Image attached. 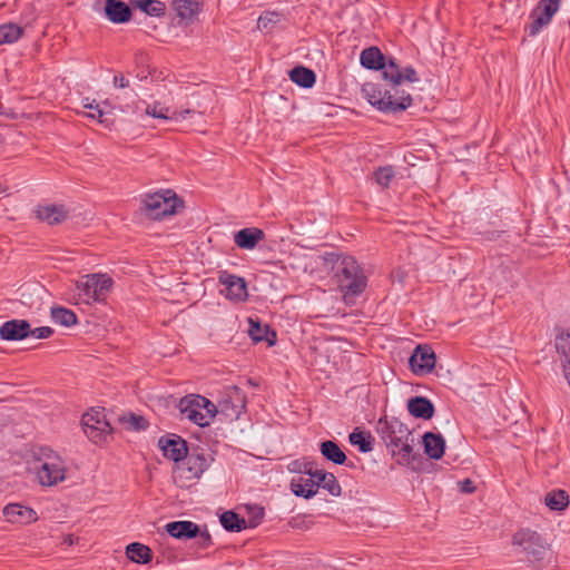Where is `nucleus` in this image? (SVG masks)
Here are the masks:
<instances>
[{
	"label": "nucleus",
	"instance_id": "f257e3e1",
	"mask_svg": "<svg viewBox=\"0 0 570 570\" xmlns=\"http://www.w3.org/2000/svg\"><path fill=\"white\" fill-rule=\"evenodd\" d=\"M382 78L387 82L389 88L375 82H365L362 86V94L367 102L385 114H397L410 108L413 99L410 92L401 89V85L404 81L417 82L420 78L416 70L412 66L401 68L395 58L390 57Z\"/></svg>",
	"mask_w": 570,
	"mask_h": 570
},
{
	"label": "nucleus",
	"instance_id": "f03ea898",
	"mask_svg": "<svg viewBox=\"0 0 570 570\" xmlns=\"http://www.w3.org/2000/svg\"><path fill=\"white\" fill-rule=\"evenodd\" d=\"M326 264L331 265L335 279L345 303L353 304L367 286V277L357 261L344 253H328Z\"/></svg>",
	"mask_w": 570,
	"mask_h": 570
},
{
	"label": "nucleus",
	"instance_id": "7ed1b4c3",
	"mask_svg": "<svg viewBox=\"0 0 570 570\" xmlns=\"http://www.w3.org/2000/svg\"><path fill=\"white\" fill-rule=\"evenodd\" d=\"M375 431L391 455L397 458L400 464H409L415 459L412 432L397 417H380Z\"/></svg>",
	"mask_w": 570,
	"mask_h": 570
},
{
	"label": "nucleus",
	"instance_id": "20e7f679",
	"mask_svg": "<svg viewBox=\"0 0 570 570\" xmlns=\"http://www.w3.org/2000/svg\"><path fill=\"white\" fill-rule=\"evenodd\" d=\"M36 475L42 487H53L66 480V463L48 446L39 448L35 462Z\"/></svg>",
	"mask_w": 570,
	"mask_h": 570
},
{
	"label": "nucleus",
	"instance_id": "39448f33",
	"mask_svg": "<svg viewBox=\"0 0 570 570\" xmlns=\"http://www.w3.org/2000/svg\"><path fill=\"white\" fill-rule=\"evenodd\" d=\"M178 409L184 419H187L199 428L209 426L214 417L218 414L216 404L199 394H188L181 397Z\"/></svg>",
	"mask_w": 570,
	"mask_h": 570
},
{
	"label": "nucleus",
	"instance_id": "423d86ee",
	"mask_svg": "<svg viewBox=\"0 0 570 570\" xmlns=\"http://www.w3.org/2000/svg\"><path fill=\"white\" fill-rule=\"evenodd\" d=\"M176 464L173 471L175 483L180 488H188L190 483L198 480L209 468L210 462L199 449H193L187 456Z\"/></svg>",
	"mask_w": 570,
	"mask_h": 570
},
{
	"label": "nucleus",
	"instance_id": "0eeeda50",
	"mask_svg": "<svg viewBox=\"0 0 570 570\" xmlns=\"http://www.w3.org/2000/svg\"><path fill=\"white\" fill-rule=\"evenodd\" d=\"M142 204V209L150 219L173 216L183 207V200L170 189L146 195Z\"/></svg>",
	"mask_w": 570,
	"mask_h": 570
},
{
	"label": "nucleus",
	"instance_id": "6e6552de",
	"mask_svg": "<svg viewBox=\"0 0 570 570\" xmlns=\"http://www.w3.org/2000/svg\"><path fill=\"white\" fill-rule=\"evenodd\" d=\"M512 543L523 553L530 563H541L549 551L548 544L535 531L520 530L513 535Z\"/></svg>",
	"mask_w": 570,
	"mask_h": 570
},
{
	"label": "nucleus",
	"instance_id": "1a4fd4ad",
	"mask_svg": "<svg viewBox=\"0 0 570 570\" xmlns=\"http://www.w3.org/2000/svg\"><path fill=\"white\" fill-rule=\"evenodd\" d=\"M561 3L562 0H540L529 14L530 22L524 27L525 33L529 37L538 36L550 24Z\"/></svg>",
	"mask_w": 570,
	"mask_h": 570
},
{
	"label": "nucleus",
	"instance_id": "9d476101",
	"mask_svg": "<svg viewBox=\"0 0 570 570\" xmlns=\"http://www.w3.org/2000/svg\"><path fill=\"white\" fill-rule=\"evenodd\" d=\"M81 425L83 433L96 444L106 442L112 431L102 410L91 409L83 413Z\"/></svg>",
	"mask_w": 570,
	"mask_h": 570
},
{
	"label": "nucleus",
	"instance_id": "9b49d317",
	"mask_svg": "<svg viewBox=\"0 0 570 570\" xmlns=\"http://www.w3.org/2000/svg\"><path fill=\"white\" fill-rule=\"evenodd\" d=\"M246 394L236 385L226 386L222 394V399L216 405L218 413L226 419L237 420L246 409Z\"/></svg>",
	"mask_w": 570,
	"mask_h": 570
},
{
	"label": "nucleus",
	"instance_id": "f8f14e48",
	"mask_svg": "<svg viewBox=\"0 0 570 570\" xmlns=\"http://www.w3.org/2000/svg\"><path fill=\"white\" fill-rule=\"evenodd\" d=\"M112 279L104 274H92L87 276V279L81 283L78 288L87 297L95 302H104L108 292L111 289Z\"/></svg>",
	"mask_w": 570,
	"mask_h": 570
},
{
	"label": "nucleus",
	"instance_id": "ddd939ff",
	"mask_svg": "<svg viewBox=\"0 0 570 570\" xmlns=\"http://www.w3.org/2000/svg\"><path fill=\"white\" fill-rule=\"evenodd\" d=\"M158 446L163 451L164 456L174 461L176 464L184 460L189 452L187 442L181 436L174 433L160 436Z\"/></svg>",
	"mask_w": 570,
	"mask_h": 570
},
{
	"label": "nucleus",
	"instance_id": "4468645a",
	"mask_svg": "<svg viewBox=\"0 0 570 570\" xmlns=\"http://www.w3.org/2000/svg\"><path fill=\"white\" fill-rule=\"evenodd\" d=\"M435 354L428 345H417L412 353L409 364L416 375L429 374L435 366Z\"/></svg>",
	"mask_w": 570,
	"mask_h": 570
},
{
	"label": "nucleus",
	"instance_id": "2eb2a0df",
	"mask_svg": "<svg viewBox=\"0 0 570 570\" xmlns=\"http://www.w3.org/2000/svg\"><path fill=\"white\" fill-rule=\"evenodd\" d=\"M219 282L225 286L223 292L228 299L235 302H244L247 299V285L243 277L229 274L228 272H222Z\"/></svg>",
	"mask_w": 570,
	"mask_h": 570
},
{
	"label": "nucleus",
	"instance_id": "dca6fc26",
	"mask_svg": "<svg viewBox=\"0 0 570 570\" xmlns=\"http://www.w3.org/2000/svg\"><path fill=\"white\" fill-rule=\"evenodd\" d=\"M102 14L115 24H124L131 20L132 11L130 6L121 0H106Z\"/></svg>",
	"mask_w": 570,
	"mask_h": 570
},
{
	"label": "nucleus",
	"instance_id": "f3484780",
	"mask_svg": "<svg viewBox=\"0 0 570 570\" xmlns=\"http://www.w3.org/2000/svg\"><path fill=\"white\" fill-rule=\"evenodd\" d=\"M30 336V323L27 320L13 318L0 326V338L3 341H22Z\"/></svg>",
	"mask_w": 570,
	"mask_h": 570
},
{
	"label": "nucleus",
	"instance_id": "a211bd4d",
	"mask_svg": "<svg viewBox=\"0 0 570 570\" xmlns=\"http://www.w3.org/2000/svg\"><path fill=\"white\" fill-rule=\"evenodd\" d=\"M3 515L8 522L29 524L37 521L36 511L19 503H9L3 508Z\"/></svg>",
	"mask_w": 570,
	"mask_h": 570
},
{
	"label": "nucleus",
	"instance_id": "6ab92c4d",
	"mask_svg": "<svg viewBox=\"0 0 570 570\" xmlns=\"http://www.w3.org/2000/svg\"><path fill=\"white\" fill-rule=\"evenodd\" d=\"M389 59L377 47H368L362 50L360 55V63L363 68L368 70H381L382 73L386 71Z\"/></svg>",
	"mask_w": 570,
	"mask_h": 570
},
{
	"label": "nucleus",
	"instance_id": "aec40b11",
	"mask_svg": "<svg viewBox=\"0 0 570 570\" xmlns=\"http://www.w3.org/2000/svg\"><path fill=\"white\" fill-rule=\"evenodd\" d=\"M167 533L178 540L194 539L199 534V525L193 521H173L165 525Z\"/></svg>",
	"mask_w": 570,
	"mask_h": 570
},
{
	"label": "nucleus",
	"instance_id": "412c9836",
	"mask_svg": "<svg viewBox=\"0 0 570 570\" xmlns=\"http://www.w3.org/2000/svg\"><path fill=\"white\" fill-rule=\"evenodd\" d=\"M264 238V230L257 227H246L234 234L235 244L246 250L254 249Z\"/></svg>",
	"mask_w": 570,
	"mask_h": 570
},
{
	"label": "nucleus",
	"instance_id": "4be33fe9",
	"mask_svg": "<svg viewBox=\"0 0 570 570\" xmlns=\"http://www.w3.org/2000/svg\"><path fill=\"white\" fill-rule=\"evenodd\" d=\"M171 7L180 21H194L203 9L202 0H173Z\"/></svg>",
	"mask_w": 570,
	"mask_h": 570
},
{
	"label": "nucleus",
	"instance_id": "5701e85b",
	"mask_svg": "<svg viewBox=\"0 0 570 570\" xmlns=\"http://www.w3.org/2000/svg\"><path fill=\"white\" fill-rule=\"evenodd\" d=\"M409 413L422 420H430L435 413L434 404L425 396H414L407 400Z\"/></svg>",
	"mask_w": 570,
	"mask_h": 570
},
{
	"label": "nucleus",
	"instance_id": "b1692460",
	"mask_svg": "<svg viewBox=\"0 0 570 570\" xmlns=\"http://www.w3.org/2000/svg\"><path fill=\"white\" fill-rule=\"evenodd\" d=\"M291 490L296 497L309 499L317 493V479L312 475H297L291 481Z\"/></svg>",
	"mask_w": 570,
	"mask_h": 570
},
{
	"label": "nucleus",
	"instance_id": "393cba45",
	"mask_svg": "<svg viewBox=\"0 0 570 570\" xmlns=\"http://www.w3.org/2000/svg\"><path fill=\"white\" fill-rule=\"evenodd\" d=\"M425 454L433 460H440L445 450V439L440 433L425 432L422 436Z\"/></svg>",
	"mask_w": 570,
	"mask_h": 570
},
{
	"label": "nucleus",
	"instance_id": "a878e982",
	"mask_svg": "<svg viewBox=\"0 0 570 570\" xmlns=\"http://www.w3.org/2000/svg\"><path fill=\"white\" fill-rule=\"evenodd\" d=\"M68 216V212L62 205H45L38 206L37 217L48 223L49 225H57L62 223Z\"/></svg>",
	"mask_w": 570,
	"mask_h": 570
},
{
	"label": "nucleus",
	"instance_id": "bb28decb",
	"mask_svg": "<svg viewBox=\"0 0 570 570\" xmlns=\"http://www.w3.org/2000/svg\"><path fill=\"white\" fill-rule=\"evenodd\" d=\"M321 454L328 461L337 465L346 464L347 458L340 445L331 440L323 441L320 444Z\"/></svg>",
	"mask_w": 570,
	"mask_h": 570
},
{
	"label": "nucleus",
	"instance_id": "cd10ccee",
	"mask_svg": "<svg viewBox=\"0 0 570 570\" xmlns=\"http://www.w3.org/2000/svg\"><path fill=\"white\" fill-rule=\"evenodd\" d=\"M556 350L560 356L564 376L570 374V333H560L556 337Z\"/></svg>",
	"mask_w": 570,
	"mask_h": 570
},
{
	"label": "nucleus",
	"instance_id": "c85d7f7f",
	"mask_svg": "<svg viewBox=\"0 0 570 570\" xmlns=\"http://www.w3.org/2000/svg\"><path fill=\"white\" fill-rule=\"evenodd\" d=\"M288 76L294 83L305 89L312 88L316 81L315 72L304 66L294 67Z\"/></svg>",
	"mask_w": 570,
	"mask_h": 570
},
{
	"label": "nucleus",
	"instance_id": "c756f323",
	"mask_svg": "<svg viewBox=\"0 0 570 570\" xmlns=\"http://www.w3.org/2000/svg\"><path fill=\"white\" fill-rule=\"evenodd\" d=\"M248 334L254 342L266 341L269 345L275 344L276 334L271 331L268 325H263L259 322L249 321Z\"/></svg>",
	"mask_w": 570,
	"mask_h": 570
},
{
	"label": "nucleus",
	"instance_id": "7c9ffc66",
	"mask_svg": "<svg viewBox=\"0 0 570 570\" xmlns=\"http://www.w3.org/2000/svg\"><path fill=\"white\" fill-rule=\"evenodd\" d=\"M311 475L317 479V489L323 488L334 497L341 495L342 488L333 473L320 469L316 474Z\"/></svg>",
	"mask_w": 570,
	"mask_h": 570
},
{
	"label": "nucleus",
	"instance_id": "2f4dec72",
	"mask_svg": "<svg viewBox=\"0 0 570 570\" xmlns=\"http://www.w3.org/2000/svg\"><path fill=\"white\" fill-rule=\"evenodd\" d=\"M126 554L129 560L140 564H146L151 560V550L139 542L129 543L126 548Z\"/></svg>",
	"mask_w": 570,
	"mask_h": 570
},
{
	"label": "nucleus",
	"instance_id": "473e14b6",
	"mask_svg": "<svg viewBox=\"0 0 570 570\" xmlns=\"http://www.w3.org/2000/svg\"><path fill=\"white\" fill-rule=\"evenodd\" d=\"M130 4L150 17H163L166 13V6L160 0H131Z\"/></svg>",
	"mask_w": 570,
	"mask_h": 570
},
{
	"label": "nucleus",
	"instance_id": "72a5a7b5",
	"mask_svg": "<svg viewBox=\"0 0 570 570\" xmlns=\"http://www.w3.org/2000/svg\"><path fill=\"white\" fill-rule=\"evenodd\" d=\"M348 441L352 445L357 446L362 453H367L373 450V436L370 432L362 431L358 428L350 433Z\"/></svg>",
	"mask_w": 570,
	"mask_h": 570
},
{
	"label": "nucleus",
	"instance_id": "f704fd0d",
	"mask_svg": "<svg viewBox=\"0 0 570 570\" xmlns=\"http://www.w3.org/2000/svg\"><path fill=\"white\" fill-rule=\"evenodd\" d=\"M51 320L55 324L70 327L75 324H77V315L73 311L62 307V306H55L51 308Z\"/></svg>",
	"mask_w": 570,
	"mask_h": 570
},
{
	"label": "nucleus",
	"instance_id": "c9c22d12",
	"mask_svg": "<svg viewBox=\"0 0 570 570\" xmlns=\"http://www.w3.org/2000/svg\"><path fill=\"white\" fill-rule=\"evenodd\" d=\"M220 523L226 531L239 532L247 528V521L234 511H225L220 518Z\"/></svg>",
	"mask_w": 570,
	"mask_h": 570
},
{
	"label": "nucleus",
	"instance_id": "e433bc0d",
	"mask_svg": "<svg viewBox=\"0 0 570 570\" xmlns=\"http://www.w3.org/2000/svg\"><path fill=\"white\" fill-rule=\"evenodd\" d=\"M546 505L553 511H562L569 504V495L563 490H553L544 498Z\"/></svg>",
	"mask_w": 570,
	"mask_h": 570
},
{
	"label": "nucleus",
	"instance_id": "4c0bfd02",
	"mask_svg": "<svg viewBox=\"0 0 570 570\" xmlns=\"http://www.w3.org/2000/svg\"><path fill=\"white\" fill-rule=\"evenodd\" d=\"M23 33V29L16 23L0 24V46L17 42Z\"/></svg>",
	"mask_w": 570,
	"mask_h": 570
},
{
	"label": "nucleus",
	"instance_id": "58836bf2",
	"mask_svg": "<svg viewBox=\"0 0 570 570\" xmlns=\"http://www.w3.org/2000/svg\"><path fill=\"white\" fill-rule=\"evenodd\" d=\"M395 177L394 167L391 165L379 167L373 173L374 181L383 189L389 188Z\"/></svg>",
	"mask_w": 570,
	"mask_h": 570
},
{
	"label": "nucleus",
	"instance_id": "ea45409f",
	"mask_svg": "<svg viewBox=\"0 0 570 570\" xmlns=\"http://www.w3.org/2000/svg\"><path fill=\"white\" fill-rule=\"evenodd\" d=\"M170 109L163 106L160 102H155L153 105H148L146 108V114L159 119H177V112L173 111L169 114Z\"/></svg>",
	"mask_w": 570,
	"mask_h": 570
},
{
	"label": "nucleus",
	"instance_id": "a19ab883",
	"mask_svg": "<svg viewBox=\"0 0 570 570\" xmlns=\"http://www.w3.org/2000/svg\"><path fill=\"white\" fill-rule=\"evenodd\" d=\"M318 470L313 461L295 460L291 463V471L298 473V475L316 474Z\"/></svg>",
	"mask_w": 570,
	"mask_h": 570
},
{
	"label": "nucleus",
	"instance_id": "79ce46f5",
	"mask_svg": "<svg viewBox=\"0 0 570 570\" xmlns=\"http://www.w3.org/2000/svg\"><path fill=\"white\" fill-rule=\"evenodd\" d=\"M124 424H127L128 429L132 431L146 430L149 425L148 421L141 416L130 413L128 416H122L120 420Z\"/></svg>",
	"mask_w": 570,
	"mask_h": 570
},
{
	"label": "nucleus",
	"instance_id": "37998d69",
	"mask_svg": "<svg viewBox=\"0 0 570 570\" xmlns=\"http://www.w3.org/2000/svg\"><path fill=\"white\" fill-rule=\"evenodd\" d=\"M282 20V14L275 11H266L258 18V28L267 29Z\"/></svg>",
	"mask_w": 570,
	"mask_h": 570
},
{
	"label": "nucleus",
	"instance_id": "c03bdc74",
	"mask_svg": "<svg viewBox=\"0 0 570 570\" xmlns=\"http://www.w3.org/2000/svg\"><path fill=\"white\" fill-rule=\"evenodd\" d=\"M249 511H250V517L248 519V527L255 528L263 520L265 512H264V509L261 507H250Z\"/></svg>",
	"mask_w": 570,
	"mask_h": 570
},
{
	"label": "nucleus",
	"instance_id": "a18cd8bd",
	"mask_svg": "<svg viewBox=\"0 0 570 570\" xmlns=\"http://www.w3.org/2000/svg\"><path fill=\"white\" fill-rule=\"evenodd\" d=\"M53 333H55V331L50 326H41V327H37V328L30 327V336L39 338V340L48 338Z\"/></svg>",
	"mask_w": 570,
	"mask_h": 570
},
{
	"label": "nucleus",
	"instance_id": "49530a36",
	"mask_svg": "<svg viewBox=\"0 0 570 570\" xmlns=\"http://www.w3.org/2000/svg\"><path fill=\"white\" fill-rule=\"evenodd\" d=\"M196 538L198 539V546L202 549H207L213 544L212 535L206 528L203 531L199 529V534Z\"/></svg>",
	"mask_w": 570,
	"mask_h": 570
},
{
	"label": "nucleus",
	"instance_id": "de8ad7c7",
	"mask_svg": "<svg viewBox=\"0 0 570 570\" xmlns=\"http://www.w3.org/2000/svg\"><path fill=\"white\" fill-rule=\"evenodd\" d=\"M460 490L463 493H473L475 491V485L470 479H464L459 482Z\"/></svg>",
	"mask_w": 570,
	"mask_h": 570
},
{
	"label": "nucleus",
	"instance_id": "09e8293b",
	"mask_svg": "<svg viewBox=\"0 0 570 570\" xmlns=\"http://www.w3.org/2000/svg\"><path fill=\"white\" fill-rule=\"evenodd\" d=\"M114 86L116 88H127L129 87V80L124 75H115L114 77Z\"/></svg>",
	"mask_w": 570,
	"mask_h": 570
},
{
	"label": "nucleus",
	"instance_id": "8fccbe9b",
	"mask_svg": "<svg viewBox=\"0 0 570 570\" xmlns=\"http://www.w3.org/2000/svg\"><path fill=\"white\" fill-rule=\"evenodd\" d=\"M148 61V56L142 52V51H139L136 53L135 56V62L137 65V67H144Z\"/></svg>",
	"mask_w": 570,
	"mask_h": 570
},
{
	"label": "nucleus",
	"instance_id": "3c124183",
	"mask_svg": "<svg viewBox=\"0 0 570 570\" xmlns=\"http://www.w3.org/2000/svg\"><path fill=\"white\" fill-rule=\"evenodd\" d=\"M104 111L99 108V106L97 105L95 107V112L90 114L89 116L94 119H98L100 122H104L105 120L102 119L104 117Z\"/></svg>",
	"mask_w": 570,
	"mask_h": 570
},
{
	"label": "nucleus",
	"instance_id": "603ef678",
	"mask_svg": "<svg viewBox=\"0 0 570 570\" xmlns=\"http://www.w3.org/2000/svg\"><path fill=\"white\" fill-rule=\"evenodd\" d=\"M148 75H150V72L148 71H145L144 69H141L138 73H137V78H139L140 80H145L147 79Z\"/></svg>",
	"mask_w": 570,
	"mask_h": 570
},
{
	"label": "nucleus",
	"instance_id": "864d4df0",
	"mask_svg": "<svg viewBox=\"0 0 570 570\" xmlns=\"http://www.w3.org/2000/svg\"><path fill=\"white\" fill-rule=\"evenodd\" d=\"M0 115L8 116L9 114L6 111L4 106L0 102Z\"/></svg>",
	"mask_w": 570,
	"mask_h": 570
},
{
	"label": "nucleus",
	"instance_id": "5fc2aeb1",
	"mask_svg": "<svg viewBox=\"0 0 570 570\" xmlns=\"http://www.w3.org/2000/svg\"><path fill=\"white\" fill-rule=\"evenodd\" d=\"M189 112H190L189 110H185L184 112H180V115H179V116H180L181 118H185V114H189Z\"/></svg>",
	"mask_w": 570,
	"mask_h": 570
}]
</instances>
